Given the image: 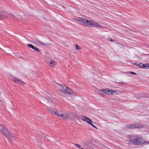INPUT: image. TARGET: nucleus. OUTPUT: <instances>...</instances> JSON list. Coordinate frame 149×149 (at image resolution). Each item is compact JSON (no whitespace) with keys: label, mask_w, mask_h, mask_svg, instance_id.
<instances>
[{"label":"nucleus","mask_w":149,"mask_h":149,"mask_svg":"<svg viewBox=\"0 0 149 149\" xmlns=\"http://www.w3.org/2000/svg\"><path fill=\"white\" fill-rule=\"evenodd\" d=\"M149 144V141L143 140L141 145H147V144Z\"/></svg>","instance_id":"obj_17"},{"label":"nucleus","mask_w":149,"mask_h":149,"mask_svg":"<svg viewBox=\"0 0 149 149\" xmlns=\"http://www.w3.org/2000/svg\"><path fill=\"white\" fill-rule=\"evenodd\" d=\"M86 24L84 23V24L85 26L90 27L93 26L94 27H96L98 28L102 27V26L99 25L98 23L96 22H93L92 21H88L87 20V21H86Z\"/></svg>","instance_id":"obj_4"},{"label":"nucleus","mask_w":149,"mask_h":149,"mask_svg":"<svg viewBox=\"0 0 149 149\" xmlns=\"http://www.w3.org/2000/svg\"><path fill=\"white\" fill-rule=\"evenodd\" d=\"M28 46L29 47L32 48L33 49L35 47V46H33L31 44H28Z\"/></svg>","instance_id":"obj_20"},{"label":"nucleus","mask_w":149,"mask_h":149,"mask_svg":"<svg viewBox=\"0 0 149 149\" xmlns=\"http://www.w3.org/2000/svg\"><path fill=\"white\" fill-rule=\"evenodd\" d=\"M57 63L55 61H52L50 62V66L53 67H54L56 65Z\"/></svg>","instance_id":"obj_15"},{"label":"nucleus","mask_w":149,"mask_h":149,"mask_svg":"<svg viewBox=\"0 0 149 149\" xmlns=\"http://www.w3.org/2000/svg\"><path fill=\"white\" fill-rule=\"evenodd\" d=\"M28 46L29 47L32 48L33 49L35 47V46H33L31 44H28Z\"/></svg>","instance_id":"obj_21"},{"label":"nucleus","mask_w":149,"mask_h":149,"mask_svg":"<svg viewBox=\"0 0 149 149\" xmlns=\"http://www.w3.org/2000/svg\"><path fill=\"white\" fill-rule=\"evenodd\" d=\"M28 46L29 47L32 48L33 49L35 47V46H33L31 44H28Z\"/></svg>","instance_id":"obj_23"},{"label":"nucleus","mask_w":149,"mask_h":149,"mask_svg":"<svg viewBox=\"0 0 149 149\" xmlns=\"http://www.w3.org/2000/svg\"><path fill=\"white\" fill-rule=\"evenodd\" d=\"M0 133L6 138L9 139L13 137L12 134L3 125H0Z\"/></svg>","instance_id":"obj_1"},{"label":"nucleus","mask_w":149,"mask_h":149,"mask_svg":"<svg viewBox=\"0 0 149 149\" xmlns=\"http://www.w3.org/2000/svg\"><path fill=\"white\" fill-rule=\"evenodd\" d=\"M11 102L12 104H13L11 102Z\"/></svg>","instance_id":"obj_34"},{"label":"nucleus","mask_w":149,"mask_h":149,"mask_svg":"<svg viewBox=\"0 0 149 149\" xmlns=\"http://www.w3.org/2000/svg\"><path fill=\"white\" fill-rule=\"evenodd\" d=\"M135 65L136 66H137L139 67V63H136L135 64Z\"/></svg>","instance_id":"obj_29"},{"label":"nucleus","mask_w":149,"mask_h":149,"mask_svg":"<svg viewBox=\"0 0 149 149\" xmlns=\"http://www.w3.org/2000/svg\"><path fill=\"white\" fill-rule=\"evenodd\" d=\"M28 46L29 47L32 48L33 49L35 47V46H33L31 44H28Z\"/></svg>","instance_id":"obj_22"},{"label":"nucleus","mask_w":149,"mask_h":149,"mask_svg":"<svg viewBox=\"0 0 149 149\" xmlns=\"http://www.w3.org/2000/svg\"><path fill=\"white\" fill-rule=\"evenodd\" d=\"M58 116L61 117L63 119L67 120L69 118L70 115L68 112H63L61 114L59 113Z\"/></svg>","instance_id":"obj_9"},{"label":"nucleus","mask_w":149,"mask_h":149,"mask_svg":"<svg viewBox=\"0 0 149 149\" xmlns=\"http://www.w3.org/2000/svg\"><path fill=\"white\" fill-rule=\"evenodd\" d=\"M87 80L89 79H88V77H87Z\"/></svg>","instance_id":"obj_30"},{"label":"nucleus","mask_w":149,"mask_h":149,"mask_svg":"<svg viewBox=\"0 0 149 149\" xmlns=\"http://www.w3.org/2000/svg\"><path fill=\"white\" fill-rule=\"evenodd\" d=\"M54 98L52 97L45 98L43 100V102L47 107H50L53 104Z\"/></svg>","instance_id":"obj_5"},{"label":"nucleus","mask_w":149,"mask_h":149,"mask_svg":"<svg viewBox=\"0 0 149 149\" xmlns=\"http://www.w3.org/2000/svg\"><path fill=\"white\" fill-rule=\"evenodd\" d=\"M111 41H113V40H111Z\"/></svg>","instance_id":"obj_32"},{"label":"nucleus","mask_w":149,"mask_h":149,"mask_svg":"<svg viewBox=\"0 0 149 149\" xmlns=\"http://www.w3.org/2000/svg\"><path fill=\"white\" fill-rule=\"evenodd\" d=\"M81 149H84L83 148H81Z\"/></svg>","instance_id":"obj_33"},{"label":"nucleus","mask_w":149,"mask_h":149,"mask_svg":"<svg viewBox=\"0 0 149 149\" xmlns=\"http://www.w3.org/2000/svg\"><path fill=\"white\" fill-rule=\"evenodd\" d=\"M99 92L101 95H103L104 93H105L109 95H112L116 93V91L108 88L104 89H100L99 90Z\"/></svg>","instance_id":"obj_3"},{"label":"nucleus","mask_w":149,"mask_h":149,"mask_svg":"<svg viewBox=\"0 0 149 149\" xmlns=\"http://www.w3.org/2000/svg\"><path fill=\"white\" fill-rule=\"evenodd\" d=\"M130 127L131 128H137L139 127L138 125H130Z\"/></svg>","instance_id":"obj_16"},{"label":"nucleus","mask_w":149,"mask_h":149,"mask_svg":"<svg viewBox=\"0 0 149 149\" xmlns=\"http://www.w3.org/2000/svg\"><path fill=\"white\" fill-rule=\"evenodd\" d=\"M75 146L79 148H81V146L79 144H75Z\"/></svg>","instance_id":"obj_27"},{"label":"nucleus","mask_w":149,"mask_h":149,"mask_svg":"<svg viewBox=\"0 0 149 149\" xmlns=\"http://www.w3.org/2000/svg\"><path fill=\"white\" fill-rule=\"evenodd\" d=\"M58 85L60 86L59 87L60 90L64 94H69L70 95L72 94L73 91L70 90V89L68 88L66 86H63L62 84L58 83Z\"/></svg>","instance_id":"obj_2"},{"label":"nucleus","mask_w":149,"mask_h":149,"mask_svg":"<svg viewBox=\"0 0 149 149\" xmlns=\"http://www.w3.org/2000/svg\"><path fill=\"white\" fill-rule=\"evenodd\" d=\"M0 101H1V100H0Z\"/></svg>","instance_id":"obj_35"},{"label":"nucleus","mask_w":149,"mask_h":149,"mask_svg":"<svg viewBox=\"0 0 149 149\" xmlns=\"http://www.w3.org/2000/svg\"><path fill=\"white\" fill-rule=\"evenodd\" d=\"M49 111H50L53 114L55 115L56 116H58L59 113H58L57 112V110H49Z\"/></svg>","instance_id":"obj_13"},{"label":"nucleus","mask_w":149,"mask_h":149,"mask_svg":"<svg viewBox=\"0 0 149 149\" xmlns=\"http://www.w3.org/2000/svg\"><path fill=\"white\" fill-rule=\"evenodd\" d=\"M33 50L38 52H40V50H39V49L38 48L35 46L33 49Z\"/></svg>","instance_id":"obj_24"},{"label":"nucleus","mask_w":149,"mask_h":149,"mask_svg":"<svg viewBox=\"0 0 149 149\" xmlns=\"http://www.w3.org/2000/svg\"><path fill=\"white\" fill-rule=\"evenodd\" d=\"M89 142L88 141H86L84 143V145L86 146H89Z\"/></svg>","instance_id":"obj_19"},{"label":"nucleus","mask_w":149,"mask_h":149,"mask_svg":"<svg viewBox=\"0 0 149 149\" xmlns=\"http://www.w3.org/2000/svg\"><path fill=\"white\" fill-rule=\"evenodd\" d=\"M75 47L77 50H81V47L78 45H76L75 46Z\"/></svg>","instance_id":"obj_25"},{"label":"nucleus","mask_w":149,"mask_h":149,"mask_svg":"<svg viewBox=\"0 0 149 149\" xmlns=\"http://www.w3.org/2000/svg\"><path fill=\"white\" fill-rule=\"evenodd\" d=\"M144 64L142 63H139V67L140 68H143Z\"/></svg>","instance_id":"obj_26"},{"label":"nucleus","mask_w":149,"mask_h":149,"mask_svg":"<svg viewBox=\"0 0 149 149\" xmlns=\"http://www.w3.org/2000/svg\"><path fill=\"white\" fill-rule=\"evenodd\" d=\"M143 68L146 69L148 68H149V64H147L146 65L144 64V65H143Z\"/></svg>","instance_id":"obj_18"},{"label":"nucleus","mask_w":149,"mask_h":149,"mask_svg":"<svg viewBox=\"0 0 149 149\" xmlns=\"http://www.w3.org/2000/svg\"><path fill=\"white\" fill-rule=\"evenodd\" d=\"M13 80L15 82L19 84H25V83L21 80L19 79L18 78L15 77H13Z\"/></svg>","instance_id":"obj_12"},{"label":"nucleus","mask_w":149,"mask_h":149,"mask_svg":"<svg viewBox=\"0 0 149 149\" xmlns=\"http://www.w3.org/2000/svg\"><path fill=\"white\" fill-rule=\"evenodd\" d=\"M81 119L82 121H86L93 127L97 129V127L93 124V122L91 119L85 116H82L81 117Z\"/></svg>","instance_id":"obj_7"},{"label":"nucleus","mask_w":149,"mask_h":149,"mask_svg":"<svg viewBox=\"0 0 149 149\" xmlns=\"http://www.w3.org/2000/svg\"><path fill=\"white\" fill-rule=\"evenodd\" d=\"M143 138L141 136H138L135 138L133 140V143L136 145H141Z\"/></svg>","instance_id":"obj_8"},{"label":"nucleus","mask_w":149,"mask_h":149,"mask_svg":"<svg viewBox=\"0 0 149 149\" xmlns=\"http://www.w3.org/2000/svg\"><path fill=\"white\" fill-rule=\"evenodd\" d=\"M33 42L37 45L41 46L45 45L44 43L41 42L38 39H34L33 40Z\"/></svg>","instance_id":"obj_11"},{"label":"nucleus","mask_w":149,"mask_h":149,"mask_svg":"<svg viewBox=\"0 0 149 149\" xmlns=\"http://www.w3.org/2000/svg\"><path fill=\"white\" fill-rule=\"evenodd\" d=\"M75 20L79 22L81 24L84 26H85V25L84 24V23L86 24V21H87V19L83 18H79L77 19H75Z\"/></svg>","instance_id":"obj_10"},{"label":"nucleus","mask_w":149,"mask_h":149,"mask_svg":"<svg viewBox=\"0 0 149 149\" xmlns=\"http://www.w3.org/2000/svg\"><path fill=\"white\" fill-rule=\"evenodd\" d=\"M8 15L10 17H12L14 19H15L14 16L11 13L9 14V13L5 12L3 11H0V19H5L8 18Z\"/></svg>","instance_id":"obj_6"},{"label":"nucleus","mask_w":149,"mask_h":149,"mask_svg":"<svg viewBox=\"0 0 149 149\" xmlns=\"http://www.w3.org/2000/svg\"><path fill=\"white\" fill-rule=\"evenodd\" d=\"M1 92L0 91V96L1 95Z\"/></svg>","instance_id":"obj_31"},{"label":"nucleus","mask_w":149,"mask_h":149,"mask_svg":"<svg viewBox=\"0 0 149 149\" xmlns=\"http://www.w3.org/2000/svg\"><path fill=\"white\" fill-rule=\"evenodd\" d=\"M130 73L131 74H133L134 75H136V73H135V72H130Z\"/></svg>","instance_id":"obj_28"},{"label":"nucleus","mask_w":149,"mask_h":149,"mask_svg":"<svg viewBox=\"0 0 149 149\" xmlns=\"http://www.w3.org/2000/svg\"><path fill=\"white\" fill-rule=\"evenodd\" d=\"M134 139L133 137L131 136H129L127 137V140L130 142L131 143L132 142L133 143V140Z\"/></svg>","instance_id":"obj_14"}]
</instances>
